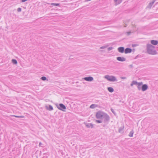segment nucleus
Here are the masks:
<instances>
[{
  "mask_svg": "<svg viewBox=\"0 0 158 158\" xmlns=\"http://www.w3.org/2000/svg\"><path fill=\"white\" fill-rule=\"evenodd\" d=\"M147 51L148 54L151 55H155L157 54V52L155 49V47L150 44H147Z\"/></svg>",
  "mask_w": 158,
  "mask_h": 158,
  "instance_id": "1",
  "label": "nucleus"
},
{
  "mask_svg": "<svg viewBox=\"0 0 158 158\" xmlns=\"http://www.w3.org/2000/svg\"><path fill=\"white\" fill-rule=\"evenodd\" d=\"M105 78L107 79L108 81H117L114 76H112L106 75L105 76Z\"/></svg>",
  "mask_w": 158,
  "mask_h": 158,
  "instance_id": "2",
  "label": "nucleus"
},
{
  "mask_svg": "<svg viewBox=\"0 0 158 158\" xmlns=\"http://www.w3.org/2000/svg\"><path fill=\"white\" fill-rule=\"evenodd\" d=\"M105 113L99 110L98 111L96 114V118L98 119H101L103 118L104 114Z\"/></svg>",
  "mask_w": 158,
  "mask_h": 158,
  "instance_id": "3",
  "label": "nucleus"
},
{
  "mask_svg": "<svg viewBox=\"0 0 158 158\" xmlns=\"http://www.w3.org/2000/svg\"><path fill=\"white\" fill-rule=\"evenodd\" d=\"M103 118L104 119V123H107L110 120V117L106 113H105L104 114Z\"/></svg>",
  "mask_w": 158,
  "mask_h": 158,
  "instance_id": "4",
  "label": "nucleus"
},
{
  "mask_svg": "<svg viewBox=\"0 0 158 158\" xmlns=\"http://www.w3.org/2000/svg\"><path fill=\"white\" fill-rule=\"evenodd\" d=\"M56 106L59 109L62 111H64V110L66 109V106L63 104L60 103L59 105L57 104Z\"/></svg>",
  "mask_w": 158,
  "mask_h": 158,
  "instance_id": "5",
  "label": "nucleus"
},
{
  "mask_svg": "<svg viewBox=\"0 0 158 158\" xmlns=\"http://www.w3.org/2000/svg\"><path fill=\"white\" fill-rule=\"evenodd\" d=\"M156 1V0H152V1L150 2L146 8L150 9Z\"/></svg>",
  "mask_w": 158,
  "mask_h": 158,
  "instance_id": "6",
  "label": "nucleus"
},
{
  "mask_svg": "<svg viewBox=\"0 0 158 158\" xmlns=\"http://www.w3.org/2000/svg\"><path fill=\"white\" fill-rule=\"evenodd\" d=\"M148 86L147 85L145 84L142 85L141 86V89L142 91H144L148 89Z\"/></svg>",
  "mask_w": 158,
  "mask_h": 158,
  "instance_id": "7",
  "label": "nucleus"
},
{
  "mask_svg": "<svg viewBox=\"0 0 158 158\" xmlns=\"http://www.w3.org/2000/svg\"><path fill=\"white\" fill-rule=\"evenodd\" d=\"M84 79L85 80L88 81H91L94 80L93 78L92 77L90 76L85 77L84 78Z\"/></svg>",
  "mask_w": 158,
  "mask_h": 158,
  "instance_id": "8",
  "label": "nucleus"
},
{
  "mask_svg": "<svg viewBox=\"0 0 158 158\" xmlns=\"http://www.w3.org/2000/svg\"><path fill=\"white\" fill-rule=\"evenodd\" d=\"M116 59L122 62L126 60V58L123 57H118Z\"/></svg>",
  "mask_w": 158,
  "mask_h": 158,
  "instance_id": "9",
  "label": "nucleus"
},
{
  "mask_svg": "<svg viewBox=\"0 0 158 158\" xmlns=\"http://www.w3.org/2000/svg\"><path fill=\"white\" fill-rule=\"evenodd\" d=\"M118 51L120 53H123L124 52L125 49L124 47H119L118 48Z\"/></svg>",
  "mask_w": 158,
  "mask_h": 158,
  "instance_id": "10",
  "label": "nucleus"
},
{
  "mask_svg": "<svg viewBox=\"0 0 158 158\" xmlns=\"http://www.w3.org/2000/svg\"><path fill=\"white\" fill-rule=\"evenodd\" d=\"M132 52V49L131 48H126L124 50V52L126 54H127L128 53H130L131 52Z\"/></svg>",
  "mask_w": 158,
  "mask_h": 158,
  "instance_id": "11",
  "label": "nucleus"
},
{
  "mask_svg": "<svg viewBox=\"0 0 158 158\" xmlns=\"http://www.w3.org/2000/svg\"><path fill=\"white\" fill-rule=\"evenodd\" d=\"M143 82H139L137 84V88L139 90H140L141 89V86H142L143 85Z\"/></svg>",
  "mask_w": 158,
  "mask_h": 158,
  "instance_id": "12",
  "label": "nucleus"
},
{
  "mask_svg": "<svg viewBox=\"0 0 158 158\" xmlns=\"http://www.w3.org/2000/svg\"><path fill=\"white\" fill-rule=\"evenodd\" d=\"M85 126L88 128H93L94 127V125L92 123H86Z\"/></svg>",
  "mask_w": 158,
  "mask_h": 158,
  "instance_id": "13",
  "label": "nucleus"
},
{
  "mask_svg": "<svg viewBox=\"0 0 158 158\" xmlns=\"http://www.w3.org/2000/svg\"><path fill=\"white\" fill-rule=\"evenodd\" d=\"M151 43L153 45H156L158 44V41L157 40H152L151 41Z\"/></svg>",
  "mask_w": 158,
  "mask_h": 158,
  "instance_id": "14",
  "label": "nucleus"
},
{
  "mask_svg": "<svg viewBox=\"0 0 158 158\" xmlns=\"http://www.w3.org/2000/svg\"><path fill=\"white\" fill-rule=\"evenodd\" d=\"M46 107L47 110L50 111L52 110H53L52 106L51 105H49V107H48L47 106H46Z\"/></svg>",
  "mask_w": 158,
  "mask_h": 158,
  "instance_id": "15",
  "label": "nucleus"
},
{
  "mask_svg": "<svg viewBox=\"0 0 158 158\" xmlns=\"http://www.w3.org/2000/svg\"><path fill=\"white\" fill-rule=\"evenodd\" d=\"M124 127H120V128L118 130V132L120 133H123V131L124 129Z\"/></svg>",
  "mask_w": 158,
  "mask_h": 158,
  "instance_id": "16",
  "label": "nucleus"
},
{
  "mask_svg": "<svg viewBox=\"0 0 158 158\" xmlns=\"http://www.w3.org/2000/svg\"><path fill=\"white\" fill-rule=\"evenodd\" d=\"M114 1L116 4H118L122 2V0H114Z\"/></svg>",
  "mask_w": 158,
  "mask_h": 158,
  "instance_id": "17",
  "label": "nucleus"
},
{
  "mask_svg": "<svg viewBox=\"0 0 158 158\" xmlns=\"http://www.w3.org/2000/svg\"><path fill=\"white\" fill-rule=\"evenodd\" d=\"M108 91L110 92H112L114 91V89L111 87H109L107 88Z\"/></svg>",
  "mask_w": 158,
  "mask_h": 158,
  "instance_id": "18",
  "label": "nucleus"
},
{
  "mask_svg": "<svg viewBox=\"0 0 158 158\" xmlns=\"http://www.w3.org/2000/svg\"><path fill=\"white\" fill-rule=\"evenodd\" d=\"M134 132L133 130H131L130 132V133L129 134V136L130 137H132L133 136V134H134Z\"/></svg>",
  "mask_w": 158,
  "mask_h": 158,
  "instance_id": "19",
  "label": "nucleus"
},
{
  "mask_svg": "<svg viewBox=\"0 0 158 158\" xmlns=\"http://www.w3.org/2000/svg\"><path fill=\"white\" fill-rule=\"evenodd\" d=\"M50 4L54 6H59L60 5V4L59 3H51Z\"/></svg>",
  "mask_w": 158,
  "mask_h": 158,
  "instance_id": "20",
  "label": "nucleus"
},
{
  "mask_svg": "<svg viewBox=\"0 0 158 158\" xmlns=\"http://www.w3.org/2000/svg\"><path fill=\"white\" fill-rule=\"evenodd\" d=\"M12 63L14 64H16L17 63V61L15 59H12L11 60Z\"/></svg>",
  "mask_w": 158,
  "mask_h": 158,
  "instance_id": "21",
  "label": "nucleus"
},
{
  "mask_svg": "<svg viewBox=\"0 0 158 158\" xmlns=\"http://www.w3.org/2000/svg\"><path fill=\"white\" fill-rule=\"evenodd\" d=\"M41 79L43 81H44L45 80H48V79L46 78V77H45L43 76L41 78Z\"/></svg>",
  "mask_w": 158,
  "mask_h": 158,
  "instance_id": "22",
  "label": "nucleus"
},
{
  "mask_svg": "<svg viewBox=\"0 0 158 158\" xmlns=\"http://www.w3.org/2000/svg\"><path fill=\"white\" fill-rule=\"evenodd\" d=\"M96 105L95 104H92L90 105V108L92 109H94L96 107Z\"/></svg>",
  "mask_w": 158,
  "mask_h": 158,
  "instance_id": "23",
  "label": "nucleus"
},
{
  "mask_svg": "<svg viewBox=\"0 0 158 158\" xmlns=\"http://www.w3.org/2000/svg\"><path fill=\"white\" fill-rule=\"evenodd\" d=\"M132 82V83L133 84V85H137L138 83H139L135 81H133Z\"/></svg>",
  "mask_w": 158,
  "mask_h": 158,
  "instance_id": "24",
  "label": "nucleus"
},
{
  "mask_svg": "<svg viewBox=\"0 0 158 158\" xmlns=\"http://www.w3.org/2000/svg\"><path fill=\"white\" fill-rule=\"evenodd\" d=\"M95 121L98 123H101L102 122V121L101 120H96Z\"/></svg>",
  "mask_w": 158,
  "mask_h": 158,
  "instance_id": "25",
  "label": "nucleus"
},
{
  "mask_svg": "<svg viewBox=\"0 0 158 158\" xmlns=\"http://www.w3.org/2000/svg\"><path fill=\"white\" fill-rule=\"evenodd\" d=\"M113 47H110L108 48L107 50L108 51H110L113 49Z\"/></svg>",
  "mask_w": 158,
  "mask_h": 158,
  "instance_id": "26",
  "label": "nucleus"
},
{
  "mask_svg": "<svg viewBox=\"0 0 158 158\" xmlns=\"http://www.w3.org/2000/svg\"><path fill=\"white\" fill-rule=\"evenodd\" d=\"M21 8H19L18 9H17V11L19 12H20L21 11Z\"/></svg>",
  "mask_w": 158,
  "mask_h": 158,
  "instance_id": "27",
  "label": "nucleus"
},
{
  "mask_svg": "<svg viewBox=\"0 0 158 158\" xmlns=\"http://www.w3.org/2000/svg\"><path fill=\"white\" fill-rule=\"evenodd\" d=\"M14 116L17 117V118H22L23 117L22 116H16V115H14Z\"/></svg>",
  "mask_w": 158,
  "mask_h": 158,
  "instance_id": "28",
  "label": "nucleus"
},
{
  "mask_svg": "<svg viewBox=\"0 0 158 158\" xmlns=\"http://www.w3.org/2000/svg\"><path fill=\"white\" fill-rule=\"evenodd\" d=\"M127 35H129L131 34V32L130 31L127 32Z\"/></svg>",
  "mask_w": 158,
  "mask_h": 158,
  "instance_id": "29",
  "label": "nucleus"
},
{
  "mask_svg": "<svg viewBox=\"0 0 158 158\" xmlns=\"http://www.w3.org/2000/svg\"><path fill=\"white\" fill-rule=\"evenodd\" d=\"M42 145L43 144L41 142H40L39 144V146L40 147H42Z\"/></svg>",
  "mask_w": 158,
  "mask_h": 158,
  "instance_id": "30",
  "label": "nucleus"
},
{
  "mask_svg": "<svg viewBox=\"0 0 158 158\" xmlns=\"http://www.w3.org/2000/svg\"><path fill=\"white\" fill-rule=\"evenodd\" d=\"M111 111L112 112V113L114 114H115L114 111V110L113 109H111Z\"/></svg>",
  "mask_w": 158,
  "mask_h": 158,
  "instance_id": "31",
  "label": "nucleus"
},
{
  "mask_svg": "<svg viewBox=\"0 0 158 158\" xmlns=\"http://www.w3.org/2000/svg\"><path fill=\"white\" fill-rule=\"evenodd\" d=\"M48 156L46 155H45L43 156V158H48Z\"/></svg>",
  "mask_w": 158,
  "mask_h": 158,
  "instance_id": "32",
  "label": "nucleus"
},
{
  "mask_svg": "<svg viewBox=\"0 0 158 158\" xmlns=\"http://www.w3.org/2000/svg\"><path fill=\"white\" fill-rule=\"evenodd\" d=\"M106 48V47H105V46H102V47H100V48L101 49H104Z\"/></svg>",
  "mask_w": 158,
  "mask_h": 158,
  "instance_id": "33",
  "label": "nucleus"
},
{
  "mask_svg": "<svg viewBox=\"0 0 158 158\" xmlns=\"http://www.w3.org/2000/svg\"><path fill=\"white\" fill-rule=\"evenodd\" d=\"M27 0H21V2H23L27 1Z\"/></svg>",
  "mask_w": 158,
  "mask_h": 158,
  "instance_id": "34",
  "label": "nucleus"
},
{
  "mask_svg": "<svg viewBox=\"0 0 158 158\" xmlns=\"http://www.w3.org/2000/svg\"><path fill=\"white\" fill-rule=\"evenodd\" d=\"M121 78L122 79H126V77H122Z\"/></svg>",
  "mask_w": 158,
  "mask_h": 158,
  "instance_id": "35",
  "label": "nucleus"
},
{
  "mask_svg": "<svg viewBox=\"0 0 158 158\" xmlns=\"http://www.w3.org/2000/svg\"><path fill=\"white\" fill-rule=\"evenodd\" d=\"M136 46V45L135 44H133L132 45V46L133 47H135Z\"/></svg>",
  "mask_w": 158,
  "mask_h": 158,
  "instance_id": "36",
  "label": "nucleus"
},
{
  "mask_svg": "<svg viewBox=\"0 0 158 158\" xmlns=\"http://www.w3.org/2000/svg\"><path fill=\"white\" fill-rule=\"evenodd\" d=\"M133 85H134L132 83V82L131 83V85H130L131 86H132Z\"/></svg>",
  "mask_w": 158,
  "mask_h": 158,
  "instance_id": "37",
  "label": "nucleus"
},
{
  "mask_svg": "<svg viewBox=\"0 0 158 158\" xmlns=\"http://www.w3.org/2000/svg\"><path fill=\"white\" fill-rule=\"evenodd\" d=\"M52 14V13H50L49 14V15H51V14Z\"/></svg>",
  "mask_w": 158,
  "mask_h": 158,
  "instance_id": "38",
  "label": "nucleus"
},
{
  "mask_svg": "<svg viewBox=\"0 0 158 158\" xmlns=\"http://www.w3.org/2000/svg\"><path fill=\"white\" fill-rule=\"evenodd\" d=\"M46 154V153H44V155H45Z\"/></svg>",
  "mask_w": 158,
  "mask_h": 158,
  "instance_id": "39",
  "label": "nucleus"
}]
</instances>
